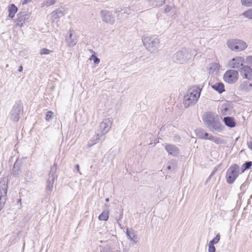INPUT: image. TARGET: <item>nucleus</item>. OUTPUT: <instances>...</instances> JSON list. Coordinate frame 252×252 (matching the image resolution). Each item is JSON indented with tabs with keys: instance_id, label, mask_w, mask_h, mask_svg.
I'll return each mask as SVG.
<instances>
[{
	"instance_id": "nucleus-46",
	"label": "nucleus",
	"mask_w": 252,
	"mask_h": 252,
	"mask_svg": "<svg viewBox=\"0 0 252 252\" xmlns=\"http://www.w3.org/2000/svg\"><path fill=\"white\" fill-rule=\"evenodd\" d=\"M247 145H248V147L252 150V140L250 141H248L247 142Z\"/></svg>"
},
{
	"instance_id": "nucleus-26",
	"label": "nucleus",
	"mask_w": 252,
	"mask_h": 252,
	"mask_svg": "<svg viewBox=\"0 0 252 252\" xmlns=\"http://www.w3.org/2000/svg\"><path fill=\"white\" fill-rule=\"evenodd\" d=\"M52 16L54 19H57L63 16L64 13L61 8H58L52 12Z\"/></svg>"
},
{
	"instance_id": "nucleus-55",
	"label": "nucleus",
	"mask_w": 252,
	"mask_h": 252,
	"mask_svg": "<svg viewBox=\"0 0 252 252\" xmlns=\"http://www.w3.org/2000/svg\"><path fill=\"white\" fill-rule=\"evenodd\" d=\"M167 168H168V169H170L171 167L170 166H168Z\"/></svg>"
},
{
	"instance_id": "nucleus-54",
	"label": "nucleus",
	"mask_w": 252,
	"mask_h": 252,
	"mask_svg": "<svg viewBox=\"0 0 252 252\" xmlns=\"http://www.w3.org/2000/svg\"><path fill=\"white\" fill-rule=\"evenodd\" d=\"M212 176H211V174L209 176V178H208V179H210L212 178Z\"/></svg>"
},
{
	"instance_id": "nucleus-48",
	"label": "nucleus",
	"mask_w": 252,
	"mask_h": 252,
	"mask_svg": "<svg viewBox=\"0 0 252 252\" xmlns=\"http://www.w3.org/2000/svg\"><path fill=\"white\" fill-rule=\"evenodd\" d=\"M75 170H76L77 172L80 173V169H79V165L78 164L76 165L75 167Z\"/></svg>"
},
{
	"instance_id": "nucleus-9",
	"label": "nucleus",
	"mask_w": 252,
	"mask_h": 252,
	"mask_svg": "<svg viewBox=\"0 0 252 252\" xmlns=\"http://www.w3.org/2000/svg\"><path fill=\"white\" fill-rule=\"evenodd\" d=\"M56 166L55 165H54L51 167L50 173L48 175L49 177L47 181L46 185L47 190L51 191L53 189L54 181L57 178V175L56 174Z\"/></svg>"
},
{
	"instance_id": "nucleus-14",
	"label": "nucleus",
	"mask_w": 252,
	"mask_h": 252,
	"mask_svg": "<svg viewBox=\"0 0 252 252\" xmlns=\"http://www.w3.org/2000/svg\"><path fill=\"white\" fill-rule=\"evenodd\" d=\"M30 20V16L29 14L19 13L17 14L16 25L21 27L25 23L29 22Z\"/></svg>"
},
{
	"instance_id": "nucleus-25",
	"label": "nucleus",
	"mask_w": 252,
	"mask_h": 252,
	"mask_svg": "<svg viewBox=\"0 0 252 252\" xmlns=\"http://www.w3.org/2000/svg\"><path fill=\"white\" fill-rule=\"evenodd\" d=\"M236 42L238 51H243L248 46L247 43L243 40L236 39Z\"/></svg>"
},
{
	"instance_id": "nucleus-11",
	"label": "nucleus",
	"mask_w": 252,
	"mask_h": 252,
	"mask_svg": "<svg viewBox=\"0 0 252 252\" xmlns=\"http://www.w3.org/2000/svg\"><path fill=\"white\" fill-rule=\"evenodd\" d=\"M245 62V59L242 57H236L229 60L228 63V65L229 67L234 69H239L242 67Z\"/></svg>"
},
{
	"instance_id": "nucleus-51",
	"label": "nucleus",
	"mask_w": 252,
	"mask_h": 252,
	"mask_svg": "<svg viewBox=\"0 0 252 252\" xmlns=\"http://www.w3.org/2000/svg\"><path fill=\"white\" fill-rule=\"evenodd\" d=\"M18 71L19 72H22V70H23V67L22 66L20 65L19 67V69H18Z\"/></svg>"
},
{
	"instance_id": "nucleus-15",
	"label": "nucleus",
	"mask_w": 252,
	"mask_h": 252,
	"mask_svg": "<svg viewBox=\"0 0 252 252\" xmlns=\"http://www.w3.org/2000/svg\"><path fill=\"white\" fill-rule=\"evenodd\" d=\"M69 36L66 38L65 40L68 46L72 47L76 44L77 42V39L76 36L73 35L70 30H69Z\"/></svg>"
},
{
	"instance_id": "nucleus-45",
	"label": "nucleus",
	"mask_w": 252,
	"mask_h": 252,
	"mask_svg": "<svg viewBox=\"0 0 252 252\" xmlns=\"http://www.w3.org/2000/svg\"><path fill=\"white\" fill-rule=\"evenodd\" d=\"M6 196H7V195H6L0 194V200H3V201L6 200Z\"/></svg>"
},
{
	"instance_id": "nucleus-23",
	"label": "nucleus",
	"mask_w": 252,
	"mask_h": 252,
	"mask_svg": "<svg viewBox=\"0 0 252 252\" xmlns=\"http://www.w3.org/2000/svg\"><path fill=\"white\" fill-rule=\"evenodd\" d=\"M101 137H102V136H101L100 133L99 132H96V134L94 135V136L92 137L88 142V147H90L96 144L100 139Z\"/></svg>"
},
{
	"instance_id": "nucleus-53",
	"label": "nucleus",
	"mask_w": 252,
	"mask_h": 252,
	"mask_svg": "<svg viewBox=\"0 0 252 252\" xmlns=\"http://www.w3.org/2000/svg\"><path fill=\"white\" fill-rule=\"evenodd\" d=\"M105 201L107 202H108L109 201V199L108 198H107L105 199Z\"/></svg>"
},
{
	"instance_id": "nucleus-38",
	"label": "nucleus",
	"mask_w": 252,
	"mask_h": 252,
	"mask_svg": "<svg viewBox=\"0 0 252 252\" xmlns=\"http://www.w3.org/2000/svg\"><path fill=\"white\" fill-rule=\"evenodd\" d=\"M52 114H53V113L51 111H49L47 112V114L45 117L46 120L49 121L52 118Z\"/></svg>"
},
{
	"instance_id": "nucleus-3",
	"label": "nucleus",
	"mask_w": 252,
	"mask_h": 252,
	"mask_svg": "<svg viewBox=\"0 0 252 252\" xmlns=\"http://www.w3.org/2000/svg\"><path fill=\"white\" fill-rule=\"evenodd\" d=\"M143 45L152 53L158 51L159 48V40L156 36H147L142 38Z\"/></svg>"
},
{
	"instance_id": "nucleus-44",
	"label": "nucleus",
	"mask_w": 252,
	"mask_h": 252,
	"mask_svg": "<svg viewBox=\"0 0 252 252\" xmlns=\"http://www.w3.org/2000/svg\"><path fill=\"white\" fill-rule=\"evenodd\" d=\"M214 142L215 143L218 144H220L221 143V141L220 139L219 138L217 137H216L215 138Z\"/></svg>"
},
{
	"instance_id": "nucleus-2",
	"label": "nucleus",
	"mask_w": 252,
	"mask_h": 252,
	"mask_svg": "<svg viewBox=\"0 0 252 252\" xmlns=\"http://www.w3.org/2000/svg\"><path fill=\"white\" fill-rule=\"evenodd\" d=\"M202 88L198 86H193L187 91L184 97L183 104L185 107L195 104L198 100Z\"/></svg>"
},
{
	"instance_id": "nucleus-32",
	"label": "nucleus",
	"mask_w": 252,
	"mask_h": 252,
	"mask_svg": "<svg viewBox=\"0 0 252 252\" xmlns=\"http://www.w3.org/2000/svg\"><path fill=\"white\" fill-rule=\"evenodd\" d=\"M242 15L247 18L252 19V8L242 13Z\"/></svg>"
},
{
	"instance_id": "nucleus-22",
	"label": "nucleus",
	"mask_w": 252,
	"mask_h": 252,
	"mask_svg": "<svg viewBox=\"0 0 252 252\" xmlns=\"http://www.w3.org/2000/svg\"><path fill=\"white\" fill-rule=\"evenodd\" d=\"M237 43V42H236V39H229L227 41L226 44L228 47L231 50L235 51H238L236 44Z\"/></svg>"
},
{
	"instance_id": "nucleus-33",
	"label": "nucleus",
	"mask_w": 252,
	"mask_h": 252,
	"mask_svg": "<svg viewBox=\"0 0 252 252\" xmlns=\"http://www.w3.org/2000/svg\"><path fill=\"white\" fill-rule=\"evenodd\" d=\"M241 2L243 6L247 7L252 6V0H241Z\"/></svg>"
},
{
	"instance_id": "nucleus-8",
	"label": "nucleus",
	"mask_w": 252,
	"mask_h": 252,
	"mask_svg": "<svg viewBox=\"0 0 252 252\" xmlns=\"http://www.w3.org/2000/svg\"><path fill=\"white\" fill-rule=\"evenodd\" d=\"M239 74L237 71L230 69L227 70L224 75V80L229 84H233L237 81L238 79Z\"/></svg>"
},
{
	"instance_id": "nucleus-29",
	"label": "nucleus",
	"mask_w": 252,
	"mask_h": 252,
	"mask_svg": "<svg viewBox=\"0 0 252 252\" xmlns=\"http://www.w3.org/2000/svg\"><path fill=\"white\" fill-rule=\"evenodd\" d=\"M57 2V0H43V1L42 3V6H50L51 5H54Z\"/></svg>"
},
{
	"instance_id": "nucleus-4",
	"label": "nucleus",
	"mask_w": 252,
	"mask_h": 252,
	"mask_svg": "<svg viewBox=\"0 0 252 252\" xmlns=\"http://www.w3.org/2000/svg\"><path fill=\"white\" fill-rule=\"evenodd\" d=\"M192 58L190 51L187 48H183L175 53L172 57L174 62L184 63Z\"/></svg>"
},
{
	"instance_id": "nucleus-27",
	"label": "nucleus",
	"mask_w": 252,
	"mask_h": 252,
	"mask_svg": "<svg viewBox=\"0 0 252 252\" xmlns=\"http://www.w3.org/2000/svg\"><path fill=\"white\" fill-rule=\"evenodd\" d=\"M7 186L5 184V182L0 183V195H7Z\"/></svg>"
},
{
	"instance_id": "nucleus-40",
	"label": "nucleus",
	"mask_w": 252,
	"mask_h": 252,
	"mask_svg": "<svg viewBox=\"0 0 252 252\" xmlns=\"http://www.w3.org/2000/svg\"><path fill=\"white\" fill-rule=\"evenodd\" d=\"M216 248L214 245L209 244L208 252H215Z\"/></svg>"
},
{
	"instance_id": "nucleus-47",
	"label": "nucleus",
	"mask_w": 252,
	"mask_h": 252,
	"mask_svg": "<svg viewBox=\"0 0 252 252\" xmlns=\"http://www.w3.org/2000/svg\"><path fill=\"white\" fill-rule=\"evenodd\" d=\"M216 137L214 136H213V135H211V136H209V140H210L212 141H213V142H214V140H215V138H216Z\"/></svg>"
},
{
	"instance_id": "nucleus-52",
	"label": "nucleus",
	"mask_w": 252,
	"mask_h": 252,
	"mask_svg": "<svg viewBox=\"0 0 252 252\" xmlns=\"http://www.w3.org/2000/svg\"><path fill=\"white\" fill-rule=\"evenodd\" d=\"M29 174H31V172H30V171L29 170H27L26 172L25 175L27 176H28Z\"/></svg>"
},
{
	"instance_id": "nucleus-5",
	"label": "nucleus",
	"mask_w": 252,
	"mask_h": 252,
	"mask_svg": "<svg viewBox=\"0 0 252 252\" xmlns=\"http://www.w3.org/2000/svg\"><path fill=\"white\" fill-rule=\"evenodd\" d=\"M240 174L239 166L236 164L231 165L226 173V180L228 184H233Z\"/></svg>"
},
{
	"instance_id": "nucleus-20",
	"label": "nucleus",
	"mask_w": 252,
	"mask_h": 252,
	"mask_svg": "<svg viewBox=\"0 0 252 252\" xmlns=\"http://www.w3.org/2000/svg\"><path fill=\"white\" fill-rule=\"evenodd\" d=\"M22 173V170L20 167L19 162L16 161L13 167L12 174L16 176H19Z\"/></svg>"
},
{
	"instance_id": "nucleus-18",
	"label": "nucleus",
	"mask_w": 252,
	"mask_h": 252,
	"mask_svg": "<svg viewBox=\"0 0 252 252\" xmlns=\"http://www.w3.org/2000/svg\"><path fill=\"white\" fill-rule=\"evenodd\" d=\"M220 68V64L216 63H210L207 66V69L209 70V73L212 74L215 72H218Z\"/></svg>"
},
{
	"instance_id": "nucleus-10",
	"label": "nucleus",
	"mask_w": 252,
	"mask_h": 252,
	"mask_svg": "<svg viewBox=\"0 0 252 252\" xmlns=\"http://www.w3.org/2000/svg\"><path fill=\"white\" fill-rule=\"evenodd\" d=\"M112 125V121L110 119H105L99 125L97 132H99L101 136L106 134L110 130Z\"/></svg>"
},
{
	"instance_id": "nucleus-43",
	"label": "nucleus",
	"mask_w": 252,
	"mask_h": 252,
	"mask_svg": "<svg viewBox=\"0 0 252 252\" xmlns=\"http://www.w3.org/2000/svg\"><path fill=\"white\" fill-rule=\"evenodd\" d=\"M6 200H0V211L3 208L5 204Z\"/></svg>"
},
{
	"instance_id": "nucleus-41",
	"label": "nucleus",
	"mask_w": 252,
	"mask_h": 252,
	"mask_svg": "<svg viewBox=\"0 0 252 252\" xmlns=\"http://www.w3.org/2000/svg\"><path fill=\"white\" fill-rule=\"evenodd\" d=\"M92 58H93L94 62L95 63H98L100 62V60L95 56L92 55Z\"/></svg>"
},
{
	"instance_id": "nucleus-50",
	"label": "nucleus",
	"mask_w": 252,
	"mask_h": 252,
	"mask_svg": "<svg viewBox=\"0 0 252 252\" xmlns=\"http://www.w3.org/2000/svg\"><path fill=\"white\" fill-rule=\"evenodd\" d=\"M217 168L216 167L214 170L213 171H212V172L211 173V176H213L215 173H216V171H217Z\"/></svg>"
},
{
	"instance_id": "nucleus-12",
	"label": "nucleus",
	"mask_w": 252,
	"mask_h": 252,
	"mask_svg": "<svg viewBox=\"0 0 252 252\" xmlns=\"http://www.w3.org/2000/svg\"><path fill=\"white\" fill-rule=\"evenodd\" d=\"M241 75L243 78L249 81L252 80V69L248 65H244L239 70Z\"/></svg>"
},
{
	"instance_id": "nucleus-13",
	"label": "nucleus",
	"mask_w": 252,
	"mask_h": 252,
	"mask_svg": "<svg viewBox=\"0 0 252 252\" xmlns=\"http://www.w3.org/2000/svg\"><path fill=\"white\" fill-rule=\"evenodd\" d=\"M164 148L169 155L174 157L177 156L180 153L178 148L173 144L166 143L164 145Z\"/></svg>"
},
{
	"instance_id": "nucleus-34",
	"label": "nucleus",
	"mask_w": 252,
	"mask_h": 252,
	"mask_svg": "<svg viewBox=\"0 0 252 252\" xmlns=\"http://www.w3.org/2000/svg\"><path fill=\"white\" fill-rule=\"evenodd\" d=\"M126 235L127 238L130 239L131 241H134V238L135 237V235L133 232H130L128 231V229H127Z\"/></svg>"
},
{
	"instance_id": "nucleus-21",
	"label": "nucleus",
	"mask_w": 252,
	"mask_h": 252,
	"mask_svg": "<svg viewBox=\"0 0 252 252\" xmlns=\"http://www.w3.org/2000/svg\"><path fill=\"white\" fill-rule=\"evenodd\" d=\"M211 87L220 94L222 93L225 91L224 85L221 82L217 83L212 85Z\"/></svg>"
},
{
	"instance_id": "nucleus-6",
	"label": "nucleus",
	"mask_w": 252,
	"mask_h": 252,
	"mask_svg": "<svg viewBox=\"0 0 252 252\" xmlns=\"http://www.w3.org/2000/svg\"><path fill=\"white\" fill-rule=\"evenodd\" d=\"M120 11L118 10L114 11L101 10L100 16L102 20L106 23L113 25L115 22V15L119 17Z\"/></svg>"
},
{
	"instance_id": "nucleus-7",
	"label": "nucleus",
	"mask_w": 252,
	"mask_h": 252,
	"mask_svg": "<svg viewBox=\"0 0 252 252\" xmlns=\"http://www.w3.org/2000/svg\"><path fill=\"white\" fill-rule=\"evenodd\" d=\"M23 107L21 102L16 103L10 113V119L14 122H18L20 115L23 113Z\"/></svg>"
},
{
	"instance_id": "nucleus-30",
	"label": "nucleus",
	"mask_w": 252,
	"mask_h": 252,
	"mask_svg": "<svg viewBox=\"0 0 252 252\" xmlns=\"http://www.w3.org/2000/svg\"><path fill=\"white\" fill-rule=\"evenodd\" d=\"M196 135L199 139H203L204 133L205 132V130L202 128H197L195 131Z\"/></svg>"
},
{
	"instance_id": "nucleus-1",
	"label": "nucleus",
	"mask_w": 252,
	"mask_h": 252,
	"mask_svg": "<svg viewBox=\"0 0 252 252\" xmlns=\"http://www.w3.org/2000/svg\"><path fill=\"white\" fill-rule=\"evenodd\" d=\"M204 126L211 132L220 133L223 131V125L221 117L212 111L205 112L202 116Z\"/></svg>"
},
{
	"instance_id": "nucleus-24",
	"label": "nucleus",
	"mask_w": 252,
	"mask_h": 252,
	"mask_svg": "<svg viewBox=\"0 0 252 252\" xmlns=\"http://www.w3.org/2000/svg\"><path fill=\"white\" fill-rule=\"evenodd\" d=\"M17 7L14 4H10L8 6V16L11 18H13L15 16V14L17 12Z\"/></svg>"
},
{
	"instance_id": "nucleus-37",
	"label": "nucleus",
	"mask_w": 252,
	"mask_h": 252,
	"mask_svg": "<svg viewBox=\"0 0 252 252\" xmlns=\"http://www.w3.org/2000/svg\"><path fill=\"white\" fill-rule=\"evenodd\" d=\"M51 52V51L47 49L46 48H42L40 50V55H48L50 54Z\"/></svg>"
},
{
	"instance_id": "nucleus-16",
	"label": "nucleus",
	"mask_w": 252,
	"mask_h": 252,
	"mask_svg": "<svg viewBox=\"0 0 252 252\" xmlns=\"http://www.w3.org/2000/svg\"><path fill=\"white\" fill-rule=\"evenodd\" d=\"M252 84L249 81H242L239 86V90L244 92H249L252 89Z\"/></svg>"
},
{
	"instance_id": "nucleus-49",
	"label": "nucleus",
	"mask_w": 252,
	"mask_h": 252,
	"mask_svg": "<svg viewBox=\"0 0 252 252\" xmlns=\"http://www.w3.org/2000/svg\"><path fill=\"white\" fill-rule=\"evenodd\" d=\"M32 0H24V1L23 2V4H27L28 3H29Z\"/></svg>"
},
{
	"instance_id": "nucleus-36",
	"label": "nucleus",
	"mask_w": 252,
	"mask_h": 252,
	"mask_svg": "<svg viewBox=\"0 0 252 252\" xmlns=\"http://www.w3.org/2000/svg\"><path fill=\"white\" fill-rule=\"evenodd\" d=\"M173 7L172 6L166 5L165 8H164V12L165 13L169 15L171 13V11Z\"/></svg>"
},
{
	"instance_id": "nucleus-35",
	"label": "nucleus",
	"mask_w": 252,
	"mask_h": 252,
	"mask_svg": "<svg viewBox=\"0 0 252 252\" xmlns=\"http://www.w3.org/2000/svg\"><path fill=\"white\" fill-rule=\"evenodd\" d=\"M220 240V236L219 234L216 235V236L211 241H210L209 244L214 245L218 243Z\"/></svg>"
},
{
	"instance_id": "nucleus-17",
	"label": "nucleus",
	"mask_w": 252,
	"mask_h": 252,
	"mask_svg": "<svg viewBox=\"0 0 252 252\" xmlns=\"http://www.w3.org/2000/svg\"><path fill=\"white\" fill-rule=\"evenodd\" d=\"M223 122L225 125L229 127H234L236 126V123L234 119L231 117H226L223 119Z\"/></svg>"
},
{
	"instance_id": "nucleus-19",
	"label": "nucleus",
	"mask_w": 252,
	"mask_h": 252,
	"mask_svg": "<svg viewBox=\"0 0 252 252\" xmlns=\"http://www.w3.org/2000/svg\"><path fill=\"white\" fill-rule=\"evenodd\" d=\"M149 4L153 7H160L164 3L165 0H146Z\"/></svg>"
},
{
	"instance_id": "nucleus-39",
	"label": "nucleus",
	"mask_w": 252,
	"mask_h": 252,
	"mask_svg": "<svg viewBox=\"0 0 252 252\" xmlns=\"http://www.w3.org/2000/svg\"><path fill=\"white\" fill-rule=\"evenodd\" d=\"M221 113L223 115H227V111L228 110V108L226 106H222L221 107Z\"/></svg>"
},
{
	"instance_id": "nucleus-31",
	"label": "nucleus",
	"mask_w": 252,
	"mask_h": 252,
	"mask_svg": "<svg viewBox=\"0 0 252 252\" xmlns=\"http://www.w3.org/2000/svg\"><path fill=\"white\" fill-rule=\"evenodd\" d=\"M108 212H103L99 216L98 219L100 220H107L108 219Z\"/></svg>"
},
{
	"instance_id": "nucleus-28",
	"label": "nucleus",
	"mask_w": 252,
	"mask_h": 252,
	"mask_svg": "<svg viewBox=\"0 0 252 252\" xmlns=\"http://www.w3.org/2000/svg\"><path fill=\"white\" fill-rule=\"evenodd\" d=\"M252 165V161H247L242 164L241 168V173H243L246 170L250 169Z\"/></svg>"
},
{
	"instance_id": "nucleus-42",
	"label": "nucleus",
	"mask_w": 252,
	"mask_h": 252,
	"mask_svg": "<svg viewBox=\"0 0 252 252\" xmlns=\"http://www.w3.org/2000/svg\"><path fill=\"white\" fill-rule=\"evenodd\" d=\"M211 136V134H209L208 133L205 131V132L204 133V136H203L204 138L203 139L209 140V136Z\"/></svg>"
}]
</instances>
